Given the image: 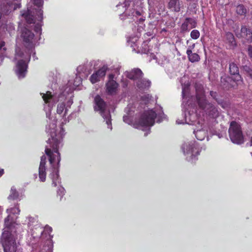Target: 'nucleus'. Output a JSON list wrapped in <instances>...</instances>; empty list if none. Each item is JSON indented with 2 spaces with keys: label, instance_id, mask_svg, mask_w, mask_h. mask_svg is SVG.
<instances>
[{
  "label": "nucleus",
  "instance_id": "obj_7",
  "mask_svg": "<svg viewBox=\"0 0 252 252\" xmlns=\"http://www.w3.org/2000/svg\"><path fill=\"white\" fill-rule=\"evenodd\" d=\"M20 210L18 204L10 207L6 210L8 216L4 220L5 229L15 230L20 227V224L17 223L15 220L20 214Z\"/></svg>",
  "mask_w": 252,
  "mask_h": 252
},
{
  "label": "nucleus",
  "instance_id": "obj_3",
  "mask_svg": "<svg viewBox=\"0 0 252 252\" xmlns=\"http://www.w3.org/2000/svg\"><path fill=\"white\" fill-rule=\"evenodd\" d=\"M134 112V108L132 105L129 104L125 109L126 115L123 117L124 122L128 125H133L137 128H140L144 130L145 129H149L155 124V119L157 122H161L165 118L164 114L161 108L159 107L154 109L145 110L141 115L138 123L133 122L132 118V113Z\"/></svg>",
  "mask_w": 252,
  "mask_h": 252
},
{
  "label": "nucleus",
  "instance_id": "obj_14",
  "mask_svg": "<svg viewBox=\"0 0 252 252\" xmlns=\"http://www.w3.org/2000/svg\"><path fill=\"white\" fill-rule=\"evenodd\" d=\"M18 0H13L12 2H6V4L3 3V5L0 6V18L2 13L7 14L12 10L20 7V4L18 3Z\"/></svg>",
  "mask_w": 252,
  "mask_h": 252
},
{
  "label": "nucleus",
  "instance_id": "obj_2",
  "mask_svg": "<svg viewBox=\"0 0 252 252\" xmlns=\"http://www.w3.org/2000/svg\"><path fill=\"white\" fill-rule=\"evenodd\" d=\"M202 88V87L201 86L196 87L198 108L197 110L192 108L195 110V113H193L192 110L191 113L192 105H189V116H187L186 114V118L184 120L180 121L178 120L176 121L178 124L186 123L194 125L195 127L194 129V134L196 138L200 141L204 140L207 136L208 130L210 128L209 121L211 119H215V117L218 115L217 109L212 104L206 102Z\"/></svg>",
  "mask_w": 252,
  "mask_h": 252
},
{
  "label": "nucleus",
  "instance_id": "obj_18",
  "mask_svg": "<svg viewBox=\"0 0 252 252\" xmlns=\"http://www.w3.org/2000/svg\"><path fill=\"white\" fill-rule=\"evenodd\" d=\"M21 36L26 43H33L34 34L26 28L22 31Z\"/></svg>",
  "mask_w": 252,
  "mask_h": 252
},
{
  "label": "nucleus",
  "instance_id": "obj_48",
  "mask_svg": "<svg viewBox=\"0 0 252 252\" xmlns=\"http://www.w3.org/2000/svg\"><path fill=\"white\" fill-rule=\"evenodd\" d=\"M251 155H252V152H251Z\"/></svg>",
  "mask_w": 252,
  "mask_h": 252
},
{
  "label": "nucleus",
  "instance_id": "obj_41",
  "mask_svg": "<svg viewBox=\"0 0 252 252\" xmlns=\"http://www.w3.org/2000/svg\"><path fill=\"white\" fill-rule=\"evenodd\" d=\"M14 31V27L12 25L10 26L9 27V30H8V32L10 34L12 33V32Z\"/></svg>",
  "mask_w": 252,
  "mask_h": 252
},
{
  "label": "nucleus",
  "instance_id": "obj_10",
  "mask_svg": "<svg viewBox=\"0 0 252 252\" xmlns=\"http://www.w3.org/2000/svg\"><path fill=\"white\" fill-rule=\"evenodd\" d=\"M229 137L231 141L240 144L243 142V136L240 125L235 122L230 123L229 128Z\"/></svg>",
  "mask_w": 252,
  "mask_h": 252
},
{
  "label": "nucleus",
  "instance_id": "obj_1",
  "mask_svg": "<svg viewBox=\"0 0 252 252\" xmlns=\"http://www.w3.org/2000/svg\"><path fill=\"white\" fill-rule=\"evenodd\" d=\"M44 101V110L46 112L48 125L46 126V131L50 135L46 146L45 153L49 158L51 167L49 168V177L52 181V185L57 186L61 183L59 175V169L61 160L59 149L63 146V138L64 130L60 127V131L57 133L55 129L57 121L51 117V111L55 103L58 102L57 106V113L64 119V122L69 121L66 118L68 109L73 103L72 100H66L63 95L57 96L52 94L50 92L41 94Z\"/></svg>",
  "mask_w": 252,
  "mask_h": 252
},
{
  "label": "nucleus",
  "instance_id": "obj_13",
  "mask_svg": "<svg viewBox=\"0 0 252 252\" xmlns=\"http://www.w3.org/2000/svg\"><path fill=\"white\" fill-rule=\"evenodd\" d=\"M114 75L110 74L108 80L105 84L106 91L110 94H115L119 88V84L114 79Z\"/></svg>",
  "mask_w": 252,
  "mask_h": 252
},
{
  "label": "nucleus",
  "instance_id": "obj_34",
  "mask_svg": "<svg viewBox=\"0 0 252 252\" xmlns=\"http://www.w3.org/2000/svg\"><path fill=\"white\" fill-rule=\"evenodd\" d=\"M137 41V38L136 37H133L132 38H129L127 40L128 44L130 47L135 48L136 45L135 44V42Z\"/></svg>",
  "mask_w": 252,
  "mask_h": 252
},
{
  "label": "nucleus",
  "instance_id": "obj_40",
  "mask_svg": "<svg viewBox=\"0 0 252 252\" xmlns=\"http://www.w3.org/2000/svg\"><path fill=\"white\" fill-rule=\"evenodd\" d=\"M248 53L249 56L252 58V47L250 46L248 48Z\"/></svg>",
  "mask_w": 252,
  "mask_h": 252
},
{
  "label": "nucleus",
  "instance_id": "obj_28",
  "mask_svg": "<svg viewBox=\"0 0 252 252\" xmlns=\"http://www.w3.org/2000/svg\"><path fill=\"white\" fill-rule=\"evenodd\" d=\"M229 71L230 73L232 75H235L239 73V69L238 67L234 63H231L229 65Z\"/></svg>",
  "mask_w": 252,
  "mask_h": 252
},
{
  "label": "nucleus",
  "instance_id": "obj_32",
  "mask_svg": "<svg viewBox=\"0 0 252 252\" xmlns=\"http://www.w3.org/2000/svg\"><path fill=\"white\" fill-rule=\"evenodd\" d=\"M233 75L234 77L232 78V79L234 80V81L235 82L237 85L241 84L242 83L243 81L242 79V77L240 75L239 73Z\"/></svg>",
  "mask_w": 252,
  "mask_h": 252
},
{
  "label": "nucleus",
  "instance_id": "obj_25",
  "mask_svg": "<svg viewBox=\"0 0 252 252\" xmlns=\"http://www.w3.org/2000/svg\"><path fill=\"white\" fill-rule=\"evenodd\" d=\"M6 49L5 42L1 41L0 42V62L2 61L3 57L5 55Z\"/></svg>",
  "mask_w": 252,
  "mask_h": 252
},
{
  "label": "nucleus",
  "instance_id": "obj_37",
  "mask_svg": "<svg viewBox=\"0 0 252 252\" xmlns=\"http://www.w3.org/2000/svg\"><path fill=\"white\" fill-rule=\"evenodd\" d=\"M195 44L194 43V44H192L191 45L189 46L188 47L187 52H186L187 54H189V53L190 54L192 52V51L195 47Z\"/></svg>",
  "mask_w": 252,
  "mask_h": 252
},
{
  "label": "nucleus",
  "instance_id": "obj_20",
  "mask_svg": "<svg viewBox=\"0 0 252 252\" xmlns=\"http://www.w3.org/2000/svg\"><path fill=\"white\" fill-rule=\"evenodd\" d=\"M137 87L140 90H144L148 88L151 85V82L149 80L145 79L140 78L135 83Z\"/></svg>",
  "mask_w": 252,
  "mask_h": 252
},
{
  "label": "nucleus",
  "instance_id": "obj_4",
  "mask_svg": "<svg viewBox=\"0 0 252 252\" xmlns=\"http://www.w3.org/2000/svg\"><path fill=\"white\" fill-rule=\"evenodd\" d=\"M43 0H31L26 12L22 13L27 23L35 24V31L39 33L41 32V22L43 19L42 10Z\"/></svg>",
  "mask_w": 252,
  "mask_h": 252
},
{
  "label": "nucleus",
  "instance_id": "obj_27",
  "mask_svg": "<svg viewBox=\"0 0 252 252\" xmlns=\"http://www.w3.org/2000/svg\"><path fill=\"white\" fill-rule=\"evenodd\" d=\"M29 221H28V225L30 226H35V229H38V226H39V225L38 224V222L36 220V219L32 218V217H29L28 218Z\"/></svg>",
  "mask_w": 252,
  "mask_h": 252
},
{
  "label": "nucleus",
  "instance_id": "obj_26",
  "mask_svg": "<svg viewBox=\"0 0 252 252\" xmlns=\"http://www.w3.org/2000/svg\"><path fill=\"white\" fill-rule=\"evenodd\" d=\"M238 14L240 15H245L247 13V9L243 5H239L237 6L236 9Z\"/></svg>",
  "mask_w": 252,
  "mask_h": 252
},
{
  "label": "nucleus",
  "instance_id": "obj_45",
  "mask_svg": "<svg viewBox=\"0 0 252 252\" xmlns=\"http://www.w3.org/2000/svg\"><path fill=\"white\" fill-rule=\"evenodd\" d=\"M250 146H252V138L251 139Z\"/></svg>",
  "mask_w": 252,
  "mask_h": 252
},
{
  "label": "nucleus",
  "instance_id": "obj_5",
  "mask_svg": "<svg viewBox=\"0 0 252 252\" xmlns=\"http://www.w3.org/2000/svg\"><path fill=\"white\" fill-rule=\"evenodd\" d=\"M16 230L5 229L2 234L4 252H22V249L15 241Z\"/></svg>",
  "mask_w": 252,
  "mask_h": 252
},
{
  "label": "nucleus",
  "instance_id": "obj_8",
  "mask_svg": "<svg viewBox=\"0 0 252 252\" xmlns=\"http://www.w3.org/2000/svg\"><path fill=\"white\" fill-rule=\"evenodd\" d=\"M94 109L95 111L99 112V113L106 121L108 128L111 130L112 127L110 113L109 111L105 110V103L98 95L96 96L94 98Z\"/></svg>",
  "mask_w": 252,
  "mask_h": 252
},
{
  "label": "nucleus",
  "instance_id": "obj_29",
  "mask_svg": "<svg viewBox=\"0 0 252 252\" xmlns=\"http://www.w3.org/2000/svg\"><path fill=\"white\" fill-rule=\"evenodd\" d=\"M226 39L227 41L232 45L235 44V39L233 34L231 32H227L226 34Z\"/></svg>",
  "mask_w": 252,
  "mask_h": 252
},
{
  "label": "nucleus",
  "instance_id": "obj_15",
  "mask_svg": "<svg viewBox=\"0 0 252 252\" xmlns=\"http://www.w3.org/2000/svg\"><path fill=\"white\" fill-rule=\"evenodd\" d=\"M125 75L128 78L133 80L135 83L142 77V71L139 68H134L130 71H126Z\"/></svg>",
  "mask_w": 252,
  "mask_h": 252
},
{
  "label": "nucleus",
  "instance_id": "obj_12",
  "mask_svg": "<svg viewBox=\"0 0 252 252\" xmlns=\"http://www.w3.org/2000/svg\"><path fill=\"white\" fill-rule=\"evenodd\" d=\"M108 69L107 65L104 64L97 70L94 71L90 77L89 80L91 82L92 84H94L99 82L101 79H103Z\"/></svg>",
  "mask_w": 252,
  "mask_h": 252
},
{
  "label": "nucleus",
  "instance_id": "obj_9",
  "mask_svg": "<svg viewBox=\"0 0 252 252\" xmlns=\"http://www.w3.org/2000/svg\"><path fill=\"white\" fill-rule=\"evenodd\" d=\"M182 149L189 160L195 159V157L199 154L200 152L197 143L193 141L185 143Z\"/></svg>",
  "mask_w": 252,
  "mask_h": 252
},
{
  "label": "nucleus",
  "instance_id": "obj_31",
  "mask_svg": "<svg viewBox=\"0 0 252 252\" xmlns=\"http://www.w3.org/2000/svg\"><path fill=\"white\" fill-rule=\"evenodd\" d=\"M84 78V77H81L79 75L77 76V74H76V76L74 81L73 86L74 87L79 86L82 83V80Z\"/></svg>",
  "mask_w": 252,
  "mask_h": 252
},
{
  "label": "nucleus",
  "instance_id": "obj_17",
  "mask_svg": "<svg viewBox=\"0 0 252 252\" xmlns=\"http://www.w3.org/2000/svg\"><path fill=\"white\" fill-rule=\"evenodd\" d=\"M89 64H84L79 65L77 68V73L78 75L86 78L90 73V68L89 67Z\"/></svg>",
  "mask_w": 252,
  "mask_h": 252
},
{
  "label": "nucleus",
  "instance_id": "obj_38",
  "mask_svg": "<svg viewBox=\"0 0 252 252\" xmlns=\"http://www.w3.org/2000/svg\"><path fill=\"white\" fill-rule=\"evenodd\" d=\"M64 194V189L63 188H61L59 189L58 191V194L61 196V198L63 197V196Z\"/></svg>",
  "mask_w": 252,
  "mask_h": 252
},
{
  "label": "nucleus",
  "instance_id": "obj_23",
  "mask_svg": "<svg viewBox=\"0 0 252 252\" xmlns=\"http://www.w3.org/2000/svg\"><path fill=\"white\" fill-rule=\"evenodd\" d=\"M19 194L14 187H12L10 189V194L8 197L9 200H16L19 197Z\"/></svg>",
  "mask_w": 252,
  "mask_h": 252
},
{
  "label": "nucleus",
  "instance_id": "obj_42",
  "mask_svg": "<svg viewBox=\"0 0 252 252\" xmlns=\"http://www.w3.org/2000/svg\"><path fill=\"white\" fill-rule=\"evenodd\" d=\"M210 95L214 98H215L216 97V93L215 92H210Z\"/></svg>",
  "mask_w": 252,
  "mask_h": 252
},
{
  "label": "nucleus",
  "instance_id": "obj_11",
  "mask_svg": "<svg viewBox=\"0 0 252 252\" xmlns=\"http://www.w3.org/2000/svg\"><path fill=\"white\" fill-rule=\"evenodd\" d=\"M38 228L41 235H47L46 237L47 241L46 245L42 248L41 252H52L53 245L51 239L53 236L51 235L52 228L49 226H46L44 230H42V228L40 227V226H38Z\"/></svg>",
  "mask_w": 252,
  "mask_h": 252
},
{
  "label": "nucleus",
  "instance_id": "obj_44",
  "mask_svg": "<svg viewBox=\"0 0 252 252\" xmlns=\"http://www.w3.org/2000/svg\"><path fill=\"white\" fill-rule=\"evenodd\" d=\"M134 13L138 15H139L140 14L139 12H138V11H135V12H133L132 13V15L134 16Z\"/></svg>",
  "mask_w": 252,
  "mask_h": 252
},
{
  "label": "nucleus",
  "instance_id": "obj_36",
  "mask_svg": "<svg viewBox=\"0 0 252 252\" xmlns=\"http://www.w3.org/2000/svg\"><path fill=\"white\" fill-rule=\"evenodd\" d=\"M244 69L249 74L251 78L252 79V70L248 66H244Z\"/></svg>",
  "mask_w": 252,
  "mask_h": 252
},
{
  "label": "nucleus",
  "instance_id": "obj_16",
  "mask_svg": "<svg viewBox=\"0 0 252 252\" xmlns=\"http://www.w3.org/2000/svg\"><path fill=\"white\" fill-rule=\"evenodd\" d=\"M46 157L43 156L41 157L40 165L38 169V174L40 181L44 182L46 180Z\"/></svg>",
  "mask_w": 252,
  "mask_h": 252
},
{
  "label": "nucleus",
  "instance_id": "obj_43",
  "mask_svg": "<svg viewBox=\"0 0 252 252\" xmlns=\"http://www.w3.org/2000/svg\"><path fill=\"white\" fill-rule=\"evenodd\" d=\"M3 169L0 168V177H1L3 175Z\"/></svg>",
  "mask_w": 252,
  "mask_h": 252
},
{
  "label": "nucleus",
  "instance_id": "obj_39",
  "mask_svg": "<svg viewBox=\"0 0 252 252\" xmlns=\"http://www.w3.org/2000/svg\"><path fill=\"white\" fill-rule=\"evenodd\" d=\"M151 98V96H150L149 94H146V95H144V96H143L142 97V100L143 101H144L145 103H146V101H148Z\"/></svg>",
  "mask_w": 252,
  "mask_h": 252
},
{
  "label": "nucleus",
  "instance_id": "obj_46",
  "mask_svg": "<svg viewBox=\"0 0 252 252\" xmlns=\"http://www.w3.org/2000/svg\"><path fill=\"white\" fill-rule=\"evenodd\" d=\"M120 18L122 20L124 19V18H123V15H120Z\"/></svg>",
  "mask_w": 252,
  "mask_h": 252
},
{
  "label": "nucleus",
  "instance_id": "obj_30",
  "mask_svg": "<svg viewBox=\"0 0 252 252\" xmlns=\"http://www.w3.org/2000/svg\"><path fill=\"white\" fill-rule=\"evenodd\" d=\"M185 21L188 24H189V26L190 28H194L196 26V22L193 19L187 18L186 19Z\"/></svg>",
  "mask_w": 252,
  "mask_h": 252
},
{
  "label": "nucleus",
  "instance_id": "obj_21",
  "mask_svg": "<svg viewBox=\"0 0 252 252\" xmlns=\"http://www.w3.org/2000/svg\"><path fill=\"white\" fill-rule=\"evenodd\" d=\"M181 82L182 85V96L183 99H185L186 93L188 92V88L189 86V83L188 80V78L186 76H184L182 78Z\"/></svg>",
  "mask_w": 252,
  "mask_h": 252
},
{
  "label": "nucleus",
  "instance_id": "obj_6",
  "mask_svg": "<svg viewBox=\"0 0 252 252\" xmlns=\"http://www.w3.org/2000/svg\"><path fill=\"white\" fill-rule=\"evenodd\" d=\"M30 57L28 54H24L19 49H16L15 60L17 61L15 72L19 78L25 76L27 72V62L29 61Z\"/></svg>",
  "mask_w": 252,
  "mask_h": 252
},
{
  "label": "nucleus",
  "instance_id": "obj_47",
  "mask_svg": "<svg viewBox=\"0 0 252 252\" xmlns=\"http://www.w3.org/2000/svg\"><path fill=\"white\" fill-rule=\"evenodd\" d=\"M186 99V98H185V99H184V101H183V105H185V104H184V102H185V100Z\"/></svg>",
  "mask_w": 252,
  "mask_h": 252
},
{
  "label": "nucleus",
  "instance_id": "obj_22",
  "mask_svg": "<svg viewBox=\"0 0 252 252\" xmlns=\"http://www.w3.org/2000/svg\"><path fill=\"white\" fill-rule=\"evenodd\" d=\"M168 7L172 10L174 11H179L180 10V5L179 0H170L168 3Z\"/></svg>",
  "mask_w": 252,
  "mask_h": 252
},
{
  "label": "nucleus",
  "instance_id": "obj_19",
  "mask_svg": "<svg viewBox=\"0 0 252 252\" xmlns=\"http://www.w3.org/2000/svg\"><path fill=\"white\" fill-rule=\"evenodd\" d=\"M240 36L246 39L249 42L252 41V32L246 27H242Z\"/></svg>",
  "mask_w": 252,
  "mask_h": 252
},
{
  "label": "nucleus",
  "instance_id": "obj_33",
  "mask_svg": "<svg viewBox=\"0 0 252 252\" xmlns=\"http://www.w3.org/2000/svg\"><path fill=\"white\" fill-rule=\"evenodd\" d=\"M200 32L198 30H193L190 32V37L193 39H196L199 38Z\"/></svg>",
  "mask_w": 252,
  "mask_h": 252
},
{
  "label": "nucleus",
  "instance_id": "obj_35",
  "mask_svg": "<svg viewBox=\"0 0 252 252\" xmlns=\"http://www.w3.org/2000/svg\"><path fill=\"white\" fill-rule=\"evenodd\" d=\"M189 24H188L185 21L181 26V30L183 32L188 31Z\"/></svg>",
  "mask_w": 252,
  "mask_h": 252
},
{
  "label": "nucleus",
  "instance_id": "obj_24",
  "mask_svg": "<svg viewBox=\"0 0 252 252\" xmlns=\"http://www.w3.org/2000/svg\"><path fill=\"white\" fill-rule=\"evenodd\" d=\"M189 60L191 63L197 62L200 60V57L196 53L187 54Z\"/></svg>",
  "mask_w": 252,
  "mask_h": 252
}]
</instances>
